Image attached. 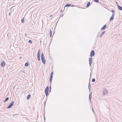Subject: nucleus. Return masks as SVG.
Here are the masks:
<instances>
[{"label": "nucleus", "mask_w": 122, "mask_h": 122, "mask_svg": "<svg viewBox=\"0 0 122 122\" xmlns=\"http://www.w3.org/2000/svg\"><path fill=\"white\" fill-rule=\"evenodd\" d=\"M91 88V84L90 83V82H89L88 85V89L89 91H90V90Z\"/></svg>", "instance_id": "obj_19"}, {"label": "nucleus", "mask_w": 122, "mask_h": 122, "mask_svg": "<svg viewBox=\"0 0 122 122\" xmlns=\"http://www.w3.org/2000/svg\"><path fill=\"white\" fill-rule=\"evenodd\" d=\"M63 15H62V16H63Z\"/></svg>", "instance_id": "obj_41"}, {"label": "nucleus", "mask_w": 122, "mask_h": 122, "mask_svg": "<svg viewBox=\"0 0 122 122\" xmlns=\"http://www.w3.org/2000/svg\"><path fill=\"white\" fill-rule=\"evenodd\" d=\"M41 59L42 62L44 64H45L46 63V61L45 59L44 58H41Z\"/></svg>", "instance_id": "obj_7"}, {"label": "nucleus", "mask_w": 122, "mask_h": 122, "mask_svg": "<svg viewBox=\"0 0 122 122\" xmlns=\"http://www.w3.org/2000/svg\"><path fill=\"white\" fill-rule=\"evenodd\" d=\"M115 15L114 13H113L112 16L110 18L109 20L110 21H111L114 19V15Z\"/></svg>", "instance_id": "obj_6"}, {"label": "nucleus", "mask_w": 122, "mask_h": 122, "mask_svg": "<svg viewBox=\"0 0 122 122\" xmlns=\"http://www.w3.org/2000/svg\"><path fill=\"white\" fill-rule=\"evenodd\" d=\"M71 4H66L64 6V8L66 7H69L71 6Z\"/></svg>", "instance_id": "obj_10"}, {"label": "nucleus", "mask_w": 122, "mask_h": 122, "mask_svg": "<svg viewBox=\"0 0 122 122\" xmlns=\"http://www.w3.org/2000/svg\"><path fill=\"white\" fill-rule=\"evenodd\" d=\"M10 13H9V15H10Z\"/></svg>", "instance_id": "obj_37"}, {"label": "nucleus", "mask_w": 122, "mask_h": 122, "mask_svg": "<svg viewBox=\"0 0 122 122\" xmlns=\"http://www.w3.org/2000/svg\"><path fill=\"white\" fill-rule=\"evenodd\" d=\"M45 92L46 95L47 97L48 95V92L49 91V86H47L45 90Z\"/></svg>", "instance_id": "obj_1"}, {"label": "nucleus", "mask_w": 122, "mask_h": 122, "mask_svg": "<svg viewBox=\"0 0 122 122\" xmlns=\"http://www.w3.org/2000/svg\"><path fill=\"white\" fill-rule=\"evenodd\" d=\"M44 55L43 53H41V58H44Z\"/></svg>", "instance_id": "obj_20"}, {"label": "nucleus", "mask_w": 122, "mask_h": 122, "mask_svg": "<svg viewBox=\"0 0 122 122\" xmlns=\"http://www.w3.org/2000/svg\"><path fill=\"white\" fill-rule=\"evenodd\" d=\"M106 32V31H103L102 33L101 34L103 35V34H104Z\"/></svg>", "instance_id": "obj_28"}, {"label": "nucleus", "mask_w": 122, "mask_h": 122, "mask_svg": "<svg viewBox=\"0 0 122 122\" xmlns=\"http://www.w3.org/2000/svg\"><path fill=\"white\" fill-rule=\"evenodd\" d=\"M44 118H45V117H44Z\"/></svg>", "instance_id": "obj_43"}, {"label": "nucleus", "mask_w": 122, "mask_h": 122, "mask_svg": "<svg viewBox=\"0 0 122 122\" xmlns=\"http://www.w3.org/2000/svg\"><path fill=\"white\" fill-rule=\"evenodd\" d=\"M92 97V93H90L89 95V99L90 101H91V98Z\"/></svg>", "instance_id": "obj_15"}, {"label": "nucleus", "mask_w": 122, "mask_h": 122, "mask_svg": "<svg viewBox=\"0 0 122 122\" xmlns=\"http://www.w3.org/2000/svg\"><path fill=\"white\" fill-rule=\"evenodd\" d=\"M31 95L30 94H29L27 96V99L29 100L30 98Z\"/></svg>", "instance_id": "obj_12"}, {"label": "nucleus", "mask_w": 122, "mask_h": 122, "mask_svg": "<svg viewBox=\"0 0 122 122\" xmlns=\"http://www.w3.org/2000/svg\"><path fill=\"white\" fill-rule=\"evenodd\" d=\"M29 64L28 62L27 61L25 63V66H29Z\"/></svg>", "instance_id": "obj_11"}, {"label": "nucleus", "mask_w": 122, "mask_h": 122, "mask_svg": "<svg viewBox=\"0 0 122 122\" xmlns=\"http://www.w3.org/2000/svg\"><path fill=\"white\" fill-rule=\"evenodd\" d=\"M95 81V79L94 78H93L92 80V82H94Z\"/></svg>", "instance_id": "obj_25"}, {"label": "nucleus", "mask_w": 122, "mask_h": 122, "mask_svg": "<svg viewBox=\"0 0 122 122\" xmlns=\"http://www.w3.org/2000/svg\"><path fill=\"white\" fill-rule=\"evenodd\" d=\"M9 97H7L5 99V100L4 102H6V101H7L9 100Z\"/></svg>", "instance_id": "obj_18"}, {"label": "nucleus", "mask_w": 122, "mask_h": 122, "mask_svg": "<svg viewBox=\"0 0 122 122\" xmlns=\"http://www.w3.org/2000/svg\"><path fill=\"white\" fill-rule=\"evenodd\" d=\"M60 12H62V10H61Z\"/></svg>", "instance_id": "obj_38"}, {"label": "nucleus", "mask_w": 122, "mask_h": 122, "mask_svg": "<svg viewBox=\"0 0 122 122\" xmlns=\"http://www.w3.org/2000/svg\"><path fill=\"white\" fill-rule=\"evenodd\" d=\"M28 42H29V43H30V44H32V41L31 40H29V41H28Z\"/></svg>", "instance_id": "obj_23"}, {"label": "nucleus", "mask_w": 122, "mask_h": 122, "mask_svg": "<svg viewBox=\"0 0 122 122\" xmlns=\"http://www.w3.org/2000/svg\"><path fill=\"white\" fill-rule=\"evenodd\" d=\"M46 102H44V104H45H45H46Z\"/></svg>", "instance_id": "obj_34"}, {"label": "nucleus", "mask_w": 122, "mask_h": 122, "mask_svg": "<svg viewBox=\"0 0 122 122\" xmlns=\"http://www.w3.org/2000/svg\"><path fill=\"white\" fill-rule=\"evenodd\" d=\"M53 72H52L51 73L50 77H53Z\"/></svg>", "instance_id": "obj_27"}, {"label": "nucleus", "mask_w": 122, "mask_h": 122, "mask_svg": "<svg viewBox=\"0 0 122 122\" xmlns=\"http://www.w3.org/2000/svg\"><path fill=\"white\" fill-rule=\"evenodd\" d=\"M94 1L96 3H98L99 0H94Z\"/></svg>", "instance_id": "obj_26"}, {"label": "nucleus", "mask_w": 122, "mask_h": 122, "mask_svg": "<svg viewBox=\"0 0 122 122\" xmlns=\"http://www.w3.org/2000/svg\"><path fill=\"white\" fill-rule=\"evenodd\" d=\"M37 58L38 60L39 61H40V56H37Z\"/></svg>", "instance_id": "obj_22"}, {"label": "nucleus", "mask_w": 122, "mask_h": 122, "mask_svg": "<svg viewBox=\"0 0 122 122\" xmlns=\"http://www.w3.org/2000/svg\"><path fill=\"white\" fill-rule=\"evenodd\" d=\"M108 94V91L106 89H104L103 91V95H107Z\"/></svg>", "instance_id": "obj_5"}, {"label": "nucleus", "mask_w": 122, "mask_h": 122, "mask_svg": "<svg viewBox=\"0 0 122 122\" xmlns=\"http://www.w3.org/2000/svg\"><path fill=\"white\" fill-rule=\"evenodd\" d=\"M116 4H118V3H117V2H116Z\"/></svg>", "instance_id": "obj_39"}, {"label": "nucleus", "mask_w": 122, "mask_h": 122, "mask_svg": "<svg viewBox=\"0 0 122 122\" xmlns=\"http://www.w3.org/2000/svg\"><path fill=\"white\" fill-rule=\"evenodd\" d=\"M5 63L4 61H3L1 62V65L2 67H3L4 66H5Z\"/></svg>", "instance_id": "obj_8"}, {"label": "nucleus", "mask_w": 122, "mask_h": 122, "mask_svg": "<svg viewBox=\"0 0 122 122\" xmlns=\"http://www.w3.org/2000/svg\"><path fill=\"white\" fill-rule=\"evenodd\" d=\"M117 7H118V5H118V4H117Z\"/></svg>", "instance_id": "obj_36"}, {"label": "nucleus", "mask_w": 122, "mask_h": 122, "mask_svg": "<svg viewBox=\"0 0 122 122\" xmlns=\"http://www.w3.org/2000/svg\"><path fill=\"white\" fill-rule=\"evenodd\" d=\"M71 7H73V6H74V5H71Z\"/></svg>", "instance_id": "obj_31"}, {"label": "nucleus", "mask_w": 122, "mask_h": 122, "mask_svg": "<svg viewBox=\"0 0 122 122\" xmlns=\"http://www.w3.org/2000/svg\"><path fill=\"white\" fill-rule=\"evenodd\" d=\"M41 51L40 50H39L37 54V56H40L41 54Z\"/></svg>", "instance_id": "obj_13"}, {"label": "nucleus", "mask_w": 122, "mask_h": 122, "mask_svg": "<svg viewBox=\"0 0 122 122\" xmlns=\"http://www.w3.org/2000/svg\"><path fill=\"white\" fill-rule=\"evenodd\" d=\"M51 86H50V92H51Z\"/></svg>", "instance_id": "obj_30"}, {"label": "nucleus", "mask_w": 122, "mask_h": 122, "mask_svg": "<svg viewBox=\"0 0 122 122\" xmlns=\"http://www.w3.org/2000/svg\"><path fill=\"white\" fill-rule=\"evenodd\" d=\"M111 12H112L113 13H114L115 11V10H112L111 11Z\"/></svg>", "instance_id": "obj_29"}, {"label": "nucleus", "mask_w": 122, "mask_h": 122, "mask_svg": "<svg viewBox=\"0 0 122 122\" xmlns=\"http://www.w3.org/2000/svg\"><path fill=\"white\" fill-rule=\"evenodd\" d=\"M17 115V114H14V115H13V116H14L15 115Z\"/></svg>", "instance_id": "obj_33"}, {"label": "nucleus", "mask_w": 122, "mask_h": 122, "mask_svg": "<svg viewBox=\"0 0 122 122\" xmlns=\"http://www.w3.org/2000/svg\"><path fill=\"white\" fill-rule=\"evenodd\" d=\"M21 57H20V59H21Z\"/></svg>", "instance_id": "obj_42"}, {"label": "nucleus", "mask_w": 122, "mask_h": 122, "mask_svg": "<svg viewBox=\"0 0 122 122\" xmlns=\"http://www.w3.org/2000/svg\"><path fill=\"white\" fill-rule=\"evenodd\" d=\"M92 109V111H93V112H94V110H93V109Z\"/></svg>", "instance_id": "obj_40"}, {"label": "nucleus", "mask_w": 122, "mask_h": 122, "mask_svg": "<svg viewBox=\"0 0 122 122\" xmlns=\"http://www.w3.org/2000/svg\"><path fill=\"white\" fill-rule=\"evenodd\" d=\"M92 57H90L89 59V65L90 66H91V64L92 62Z\"/></svg>", "instance_id": "obj_4"}, {"label": "nucleus", "mask_w": 122, "mask_h": 122, "mask_svg": "<svg viewBox=\"0 0 122 122\" xmlns=\"http://www.w3.org/2000/svg\"><path fill=\"white\" fill-rule=\"evenodd\" d=\"M95 54V51L93 50H92L91 52L90 56L91 57H93L94 56Z\"/></svg>", "instance_id": "obj_3"}, {"label": "nucleus", "mask_w": 122, "mask_h": 122, "mask_svg": "<svg viewBox=\"0 0 122 122\" xmlns=\"http://www.w3.org/2000/svg\"><path fill=\"white\" fill-rule=\"evenodd\" d=\"M102 34H101V36H100V37H102Z\"/></svg>", "instance_id": "obj_35"}, {"label": "nucleus", "mask_w": 122, "mask_h": 122, "mask_svg": "<svg viewBox=\"0 0 122 122\" xmlns=\"http://www.w3.org/2000/svg\"><path fill=\"white\" fill-rule=\"evenodd\" d=\"M52 32L51 31V29L50 30V32H49L50 36V37H52Z\"/></svg>", "instance_id": "obj_14"}, {"label": "nucleus", "mask_w": 122, "mask_h": 122, "mask_svg": "<svg viewBox=\"0 0 122 122\" xmlns=\"http://www.w3.org/2000/svg\"><path fill=\"white\" fill-rule=\"evenodd\" d=\"M107 26V25H104L103 26L101 29V30H104L106 28Z\"/></svg>", "instance_id": "obj_9"}, {"label": "nucleus", "mask_w": 122, "mask_h": 122, "mask_svg": "<svg viewBox=\"0 0 122 122\" xmlns=\"http://www.w3.org/2000/svg\"><path fill=\"white\" fill-rule=\"evenodd\" d=\"M91 3L90 2H88V3H87L86 5V7H88L90 5V4Z\"/></svg>", "instance_id": "obj_17"}, {"label": "nucleus", "mask_w": 122, "mask_h": 122, "mask_svg": "<svg viewBox=\"0 0 122 122\" xmlns=\"http://www.w3.org/2000/svg\"><path fill=\"white\" fill-rule=\"evenodd\" d=\"M52 77H50V79H49V81L50 82H51L52 80Z\"/></svg>", "instance_id": "obj_21"}, {"label": "nucleus", "mask_w": 122, "mask_h": 122, "mask_svg": "<svg viewBox=\"0 0 122 122\" xmlns=\"http://www.w3.org/2000/svg\"><path fill=\"white\" fill-rule=\"evenodd\" d=\"M24 21V18H23L21 20V22L22 23H23Z\"/></svg>", "instance_id": "obj_24"}, {"label": "nucleus", "mask_w": 122, "mask_h": 122, "mask_svg": "<svg viewBox=\"0 0 122 122\" xmlns=\"http://www.w3.org/2000/svg\"><path fill=\"white\" fill-rule=\"evenodd\" d=\"M118 9L120 10H122V7H121L119 5L118 6Z\"/></svg>", "instance_id": "obj_16"}, {"label": "nucleus", "mask_w": 122, "mask_h": 122, "mask_svg": "<svg viewBox=\"0 0 122 122\" xmlns=\"http://www.w3.org/2000/svg\"><path fill=\"white\" fill-rule=\"evenodd\" d=\"M52 15H50V17H52Z\"/></svg>", "instance_id": "obj_32"}, {"label": "nucleus", "mask_w": 122, "mask_h": 122, "mask_svg": "<svg viewBox=\"0 0 122 122\" xmlns=\"http://www.w3.org/2000/svg\"><path fill=\"white\" fill-rule=\"evenodd\" d=\"M14 103V101H12V102L10 103V105L7 107V108L9 109L11 108V107L13 105Z\"/></svg>", "instance_id": "obj_2"}]
</instances>
